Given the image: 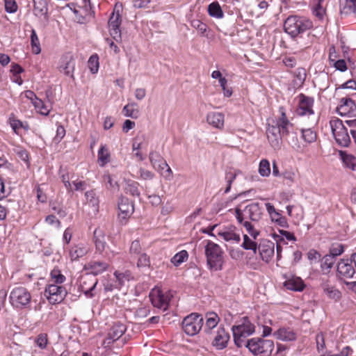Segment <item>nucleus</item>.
<instances>
[{
  "mask_svg": "<svg viewBox=\"0 0 356 356\" xmlns=\"http://www.w3.org/2000/svg\"><path fill=\"white\" fill-rule=\"evenodd\" d=\"M149 161L155 170L161 171L166 168V172L168 175L165 176L168 177L172 175L171 168L158 152L152 151L149 153Z\"/></svg>",
  "mask_w": 356,
  "mask_h": 356,
  "instance_id": "412c9836",
  "label": "nucleus"
},
{
  "mask_svg": "<svg viewBox=\"0 0 356 356\" xmlns=\"http://www.w3.org/2000/svg\"><path fill=\"white\" fill-rule=\"evenodd\" d=\"M317 137L316 131L312 128L301 129V138L306 143L311 144L316 142Z\"/></svg>",
  "mask_w": 356,
  "mask_h": 356,
  "instance_id": "4c0bfd02",
  "label": "nucleus"
},
{
  "mask_svg": "<svg viewBox=\"0 0 356 356\" xmlns=\"http://www.w3.org/2000/svg\"><path fill=\"white\" fill-rule=\"evenodd\" d=\"M245 346L255 355H263L264 356H270L274 349L275 345L272 340L252 338L248 340Z\"/></svg>",
  "mask_w": 356,
  "mask_h": 356,
  "instance_id": "39448f33",
  "label": "nucleus"
},
{
  "mask_svg": "<svg viewBox=\"0 0 356 356\" xmlns=\"http://www.w3.org/2000/svg\"><path fill=\"white\" fill-rule=\"evenodd\" d=\"M31 45L32 52L35 54H39L41 52V47L39 38L34 29L31 30Z\"/></svg>",
  "mask_w": 356,
  "mask_h": 356,
  "instance_id": "de8ad7c7",
  "label": "nucleus"
},
{
  "mask_svg": "<svg viewBox=\"0 0 356 356\" xmlns=\"http://www.w3.org/2000/svg\"><path fill=\"white\" fill-rule=\"evenodd\" d=\"M10 124L15 134H18L20 129L28 130L29 128L26 122L24 123L21 120L15 118H10Z\"/></svg>",
  "mask_w": 356,
  "mask_h": 356,
  "instance_id": "864d4df0",
  "label": "nucleus"
},
{
  "mask_svg": "<svg viewBox=\"0 0 356 356\" xmlns=\"http://www.w3.org/2000/svg\"><path fill=\"white\" fill-rule=\"evenodd\" d=\"M98 281L97 279L90 275H82L80 278V290L86 294L87 297H92V291L95 288Z\"/></svg>",
  "mask_w": 356,
  "mask_h": 356,
  "instance_id": "5701e85b",
  "label": "nucleus"
},
{
  "mask_svg": "<svg viewBox=\"0 0 356 356\" xmlns=\"http://www.w3.org/2000/svg\"><path fill=\"white\" fill-rule=\"evenodd\" d=\"M67 6L73 11L75 15V20L80 24L86 23L89 18L93 16V12H92V8H89L88 6L83 7L82 6H79V9L76 8L74 3H69Z\"/></svg>",
  "mask_w": 356,
  "mask_h": 356,
  "instance_id": "6ab92c4d",
  "label": "nucleus"
},
{
  "mask_svg": "<svg viewBox=\"0 0 356 356\" xmlns=\"http://www.w3.org/2000/svg\"><path fill=\"white\" fill-rule=\"evenodd\" d=\"M312 14L319 20L323 19L326 14L325 0H312Z\"/></svg>",
  "mask_w": 356,
  "mask_h": 356,
  "instance_id": "c85d7f7f",
  "label": "nucleus"
},
{
  "mask_svg": "<svg viewBox=\"0 0 356 356\" xmlns=\"http://www.w3.org/2000/svg\"><path fill=\"white\" fill-rule=\"evenodd\" d=\"M111 161V153L106 145H101L97 152V163L101 167L105 166Z\"/></svg>",
  "mask_w": 356,
  "mask_h": 356,
  "instance_id": "2f4dec72",
  "label": "nucleus"
},
{
  "mask_svg": "<svg viewBox=\"0 0 356 356\" xmlns=\"http://www.w3.org/2000/svg\"><path fill=\"white\" fill-rule=\"evenodd\" d=\"M58 175L66 190L68 192H72L73 189L72 188V184L70 181V174L67 168H64L61 166L58 170Z\"/></svg>",
  "mask_w": 356,
  "mask_h": 356,
  "instance_id": "37998d69",
  "label": "nucleus"
},
{
  "mask_svg": "<svg viewBox=\"0 0 356 356\" xmlns=\"http://www.w3.org/2000/svg\"><path fill=\"white\" fill-rule=\"evenodd\" d=\"M44 294L50 304L56 305L64 300L67 291L66 288L62 285L48 284L45 287Z\"/></svg>",
  "mask_w": 356,
  "mask_h": 356,
  "instance_id": "f8f14e48",
  "label": "nucleus"
},
{
  "mask_svg": "<svg viewBox=\"0 0 356 356\" xmlns=\"http://www.w3.org/2000/svg\"><path fill=\"white\" fill-rule=\"evenodd\" d=\"M58 70L60 73L74 79L75 59L71 52H67L61 56Z\"/></svg>",
  "mask_w": 356,
  "mask_h": 356,
  "instance_id": "4468645a",
  "label": "nucleus"
},
{
  "mask_svg": "<svg viewBox=\"0 0 356 356\" xmlns=\"http://www.w3.org/2000/svg\"><path fill=\"white\" fill-rule=\"evenodd\" d=\"M232 331L236 346L242 347L246 343V338L254 332L255 326L247 316H245L237 325L232 327Z\"/></svg>",
  "mask_w": 356,
  "mask_h": 356,
  "instance_id": "7ed1b4c3",
  "label": "nucleus"
},
{
  "mask_svg": "<svg viewBox=\"0 0 356 356\" xmlns=\"http://www.w3.org/2000/svg\"><path fill=\"white\" fill-rule=\"evenodd\" d=\"M126 330L125 325L121 323H116L112 326L108 334L111 337L114 338L117 341L124 334Z\"/></svg>",
  "mask_w": 356,
  "mask_h": 356,
  "instance_id": "58836bf2",
  "label": "nucleus"
},
{
  "mask_svg": "<svg viewBox=\"0 0 356 356\" xmlns=\"http://www.w3.org/2000/svg\"><path fill=\"white\" fill-rule=\"evenodd\" d=\"M191 25L197 29L201 35H204L207 30V25L200 19H193L191 22Z\"/></svg>",
  "mask_w": 356,
  "mask_h": 356,
  "instance_id": "13d9d810",
  "label": "nucleus"
},
{
  "mask_svg": "<svg viewBox=\"0 0 356 356\" xmlns=\"http://www.w3.org/2000/svg\"><path fill=\"white\" fill-rule=\"evenodd\" d=\"M217 234L226 241H234L238 243L241 241L240 234L235 232L234 227L218 229L217 230Z\"/></svg>",
  "mask_w": 356,
  "mask_h": 356,
  "instance_id": "cd10ccee",
  "label": "nucleus"
},
{
  "mask_svg": "<svg viewBox=\"0 0 356 356\" xmlns=\"http://www.w3.org/2000/svg\"><path fill=\"white\" fill-rule=\"evenodd\" d=\"M344 251L343 245L341 243H333L330 248L328 255H332L335 259L337 257L341 255Z\"/></svg>",
  "mask_w": 356,
  "mask_h": 356,
  "instance_id": "4d7b16f0",
  "label": "nucleus"
},
{
  "mask_svg": "<svg viewBox=\"0 0 356 356\" xmlns=\"http://www.w3.org/2000/svg\"><path fill=\"white\" fill-rule=\"evenodd\" d=\"M44 221L49 225L55 226L57 228H60L61 226V222L53 214L47 216Z\"/></svg>",
  "mask_w": 356,
  "mask_h": 356,
  "instance_id": "e2e57ef3",
  "label": "nucleus"
},
{
  "mask_svg": "<svg viewBox=\"0 0 356 356\" xmlns=\"http://www.w3.org/2000/svg\"><path fill=\"white\" fill-rule=\"evenodd\" d=\"M66 280V277L61 273L58 268H54L50 273V280L51 284L61 285Z\"/></svg>",
  "mask_w": 356,
  "mask_h": 356,
  "instance_id": "79ce46f5",
  "label": "nucleus"
},
{
  "mask_svg": "<svg viewBox=\"0 0 356 356\" xmlns=\"http://www.w3.org/2000/svg\"><path fill=\"white\" fill-rule=\"evenodd\" d=\"M339 155L346 168L352 171L356 170V157L355 156L343 151L339 152Z\"/></svg>",
  "mask_w": 356,
  "mask_h": 356,
  "instance_id": "f704fd0d",
  "label": "nucleus"
},
{
  "mask_svg": "<svg viewBox=\"0 0 356 356\" xmlns=\"http://www.w3.org/2000/svg\"><path fill=\"white\" fill-rule=\"evenodd\" d=\"M31 298V294L26 288L16 286L10 291L9 301L13 307L22 309L30 307Z\"/></svg>",
  "mask_w": 356,
  "mask_h": 356,
  "instance_id": "20e7f679",
  "label": "nucleus"
},
{
  "mask_svg": "<svg viewBox=\"0 0 356 356\" xmlns=\"http://www.w3.org/2000/svg\"><path fill=\"white\" fill-rule=\"evenodd\" d=\"M280 116L276 118L275 125L280 130L283 137L289 135L291 131L293 129V124L289 120L286 109L284 106L279 108Z\"/></svg>",
  "mask_w": 356,
  "mask_h": 356,
  "instance_id": "dca6fc26",
  "label": "nucleus"
},
{
  "mask_svg": "<svg viewBox=\"0 0 356 356\" xmlns=\"http://www.w3.org/2000/svg\"><path fill=\"white\" fill-rule=\"evenodd\" d=\"M88 248L85 246L76 245L72 248L70 252V256L72 260H77L83 257L88 253Z\"/></svg>",
  "mask_w": 356,
  "mask_h": 356,
  "instance_id": "c03bdc74",
  "label": "nucleus"
},
{
  "mask_svg": "<svg viewBox=\"0 0 356 356\" xmlns=\"http://www.w3.org/2000/svg\"><path fill=\"white\" fill-rule=\"evenodd\" d=\"M335 260L336 259H334V257L332 255H325L323 257L321 264V269L322 272L325 274L329 273L335 263Z\"/></svg>",
  "mask_w": 356,
  "mask_h": 356,
  "instance_id": "a19ab883",
  "label": "nucleus"
},
{
  "mask_svg": "<svg viewBox=\"0 0 356 356\" xmlns=\"http://www.w3.org/2000/svg\"><path fill=\"white\" fill-rule=\"evenodd\" d=\"M208 13L211 17L217 19L222 18L224 16L223 11L217 1L212 2L209 5Z\"/></svg>",
  "mask_w": 356,
  "mask_h": 356,
  "instance_id": "ea45409f",
  "label": "nucleus"
},
{
  "mask_svg": "<svg viewBox=\"0 0 356 356\" xmlns=\"http://www.w3.org/2000/svg\"><path fill=\"white\" fill-rule=\"evenodd\" d=\"M319 289L321 291L322 296L330 300L336 302L341 298V292L337 288V282L334 278L330 277H321Z\"/></svg>",
  "mask_w": 356,
  "mask_h": 356,
  "instance_id": "423d86ee",
  "label": "nucleus"
},
{
  "mask_svg": "<svg viewBox=\"0 0 356 356\" xmlns=\"http://www.w3.org/2000/svg\"><path fill=\"white\" fill-rule=\"evenodd\" d=\"M308 260L312 264L317 262L321 257V254L316 250L311 249L307 253Z\"/></svg>",
  "mask_w": 356,
  "mask_h": 356,
  "instance_id": "69168bd1",
  "label": "nucleus"
},
{
  "mask_svg": "<svg viewBox=\"0 0 356 356\" xmlns=\"http://www.w3.org/2000/svg\"><path fill=\"white\" fill-rule=\"evenodd\" d=\"M150 266V259L146 253L139 254L137 261V267L146 268Z\"/></svg>",
  "mask_w": 356,
  "mask_h": 356,
  "instance_id": "bf43d9fd",
  "label": "nucleus"
},
{
  "mask_svg": "<svg viewBox=\"0 0 356 356\" xmlns=\"http://www.w3.org/2000/svg\"><path fill=\"white\" fill-rule=\"evenodd\" d=\"M273 336L276 339L289 342L297 339L298 333L293 327L282 326L273 333Z\"/></svg>",
  "mask_w": 356,
  "mask_h": 356,
  "instance_id": "4be33fe9",
  "label": "nucleus"
},
{
  "mask_svg": "<svg viewBox=\"0 0 356 356\" xmlns=\"http://www.w3.org/2000/svg\"><path fill=\"white\" fill-rule=\"evenodd\" d=\"M35 343L42 350L47 348L49 343L48 335L47 333H40L35 339Z\"/></svg>",
  "mask_w": 356,
  "mask_h": 356,
  "instance_id": "6e6d98bb",
  "label": "nucleus"
},
{
  "mask_svg": "<svg viewBox=\"0 0 356 356\" xmlns=\"http://www.w3.org/2000/svg\"><path fill=\"white\" fill-rule=\"evenodd\" d=\"M122 113L126 117L137 118L139 113L137 104L133 102L125 105L122 109Z\"/></svg>",
  "mask_w": 356,
  "mask_h": 356,
  "instance_id": "a18cd8bd",
  "label": "nucleus"
},
{
  "mask_svg": "<svg viewBox=\"0 0 356 356\" xmlns=\"http://www.w3.org/2000/svg\"><path fill=\"white\" fill-rule=\"evenodd\" d=\"M188 257V254L186 250H181L177 252L174 257L171 259V262L175 266H178L183 262L187 260Z\"/></svg>",
  "mask_w": 356,
  "mask_h": 356,
  "instance_id": "603ef678",
  "label": "nucleus"
},
{
  "mask_svg": "<svg viewBox=\"0 0 356 356\" xmlns=\"http://www.w3.org/2000/svg\"><path fill=\"white\" fill-rule=\"evenodd\" d=\"M340 72H345L348 70L347 63L343 59H338L330 65Z\"/></svg>",
  "mask_w": 356,
  "mask_h": 356,
  "instance_id": "680f3d73",
  "label": "nucleus"
},
{
  "mask_svg": "<svg viewBox=\"0 0 356 356\" xmlns=\"http://www.w3.org/2000/svg\"><path fill=\"white\" fill-rule=\"evenodd\" d=\"M314 26L313 22L307 17L290 15L284 21V31L292 38H296Z\"/></svg>",
  "mask_w": 356,
  "mask_h": 356,
  "instance_id": "f257e3e1",
  "label": "nucleus"
},
{
  "mask_svg": "<svg viewBox=\"0 0 356 356\" xmlns=\"http://www.w3.org/2000/svg\"><path fill=\"white\" fill-rule=\"evenodd\" d=\"M109 266V264L106 261L91 260L84 265L83 269L88 274L96 276L108 270Z\"/></svg>",
  "mask_w": 356,
  "mask_h": 356,
  "instance_id": "aec40b11",
  "label": "nucleus"
},
{
  "mask_svg": "<svg viewBox=\"0 0 356 356\" xmlns=\"http://www.w3.org/2000/svg\"><path fill=\"white\" fill-rule=\"evenodd\" d=\"M5 10L7 13H14L17 10V5L15 0H4Z\"/></svg>",
  "mask_w": 356,
  "mask_h": 356,
  "instance_id": "0e129e2a",
  "label": "nucleus"
},
{
  "mask_svg": "<svg viewBox=\"0 0 356 356\" xmlns=\"http://www.w3.org/2000/svg\"><path fill=\"white\" fill-rule=\"evenodd\" d=\"M296 99L297 101L296 113L298 116H310L314 114L313 97L300 93L296 96Z\"/></svg>",
  "mask_w": 356,
  "mask_h": 356,
  "instance_id": "9b49d317",
  "label": "nucleus"
},
{
  "mask_svg": "<svg viewBox=\"0 0 356 356\" xmlns=\"http://www.w3.org/2000/svg\"><path fill=\"white\" fill-rule=\"evenodd\" d=\"M230 339V335L225 330L224 327H218L212 341V346L217 350H222L225 348Z\"/></svg>",
  "mask_w": 356,
  "mask_h": 356,
  "instance_id": "a211bd4d",
  "label": "nucleus"
},
{
  "mask_svg": "<svg viewBox=\"0 0 356 356\" xmlns=\"http://www.w3.org/2000/svg\"><path fill=\"white\" fill-rule=\"evenodd\" d=\"M258 250L262 260L268 262L274 255V243L270 241H264L259 244Z\"/></svg>",
  "mask_w": 356,
  "mask_h": 356,
  "instance_id": "393cba45",
  "label": "nucleus"
},
{
  "mask_svg": "<svg viewBox=\"0 0 356 356\" xmlns=\"http://www.w3.org/2000/svg\"><path fill=\"white\" fill-rule=\"evenodd\" d=\"M341 13L346 15L356 13V0H345V4L341 8Z\"/></svg>",
  "mask_w": 356,
  "mask_h": 356,
  "instance_id": "09e8293b",
  "label": "nucleus"
},
{
  "mask_svg": "<svg viewBox=\"0 0 356 356\" xmlns=\"http://www.w3.org/2000/svg\"><path fill=\"white\" fill-rule=\"evenodd\" d=\"M330 125L337 143L341 147H348L350 143V138L342 120L337 118H332L330 121Z\"/></svg>",
  "mask_w": 356,
  "mask_h": 356,
  "instance_id": "0eeeda50",
  "label": "nucleus"
},
{
  "mask_svg": "<svg viewBox=\"0 0 356 356\" xmlns=\"http://www.w3.org/2000/svg\"><path fill=\"white\" fill-rule=\"evenodd\" d=\"M142 251V247L138 240L134 241L130 246L129 252L130 254H140Z\"/></svg>",
  "mask_w": 356,
  "mask_h": 356,
  "instance_id": "338daca9",
  "label": "nucleus"
},
{
  "mask_svg": "<svg viewBox=\"0 0 356 356\" xmlns=\"http://www.w3.org/2000/svg\"><path fill=\"white\" fill-rule=\"evenodd\" d=\"M203 323L204 319L201 315L191 314L184 318L182 328L186 334L194 336L201 330Z\"/></svg>",
  "mask_w": 356,
  "mask_h": 356,
  "instance_id": "9d476101",
  "label": "nucleus"
},
{
  "mask_svg": "<svg viewBox=\"0 0 356 356\" xmlns=\"http://www.w3.org/2000/svg\"><path fill=\"white\" fill-rule=\"evenodd\" d=\"M118 218L122 224H125L134 211V203L128 198L122 197L118 202Z\"/></svg>",
  "mask_w": 356,
  "mask_h": 356,
  "instance_id": "2eb2a0df",
  "label": "nucleus"
},
{
  "mask_svg": "<svg viewBox=\"0 0 356 356\" xmlns=\"http://www.w3.org/2000/svg\"><path fill=\"white\" fill-rule=\"evenodd\" d=\"M243 227L246 229L248 234H250L254 239L258 236L259 232L257 231L253 225L249 222L248 221H245L243 222Z\"/></svg>",
  "mask_w": 356,
  "mask_h": 356,
  "instance_id": "774afa93",
  "label": "nucleus"
},
{
  "mask_svg": "<svg viewBox=\"0 0 356 356\" xmlns=\"http://www.w3.org/2000/svg\"><path fill=\"white\" fill-rule=\"evenodd\" d=\"M86 204L94 208L95 211H97L99 208V197L95 192V190L92 189L85 193Z\"/></svg>",
  "mask_w": 356,
  "mask_h": 356,
  "instance_id": "e433bc0d",
  "label": "nucleus"
},
{
  "mask_svg": "<svg viewBox=\"0 0 356 356\" xmlns=\"http://www.w3.org/2000/svg\"><path fill=\"white\" fill-rule=\"evenodd\" d=\"M241 246L245 250H252L254 252V253L257 252V243L254 241L250 238L249 236L246 234H245L243 236V242Z\"/></svg>",
  "mask_w": 356,
  "mask_h": 356,
  "instance_id": "5fc2aeb1",
  "label": "nucleus"
},
{
  "mask_svg": "<svg viewBox=\"0 0 356 356\" xmlns=\"http://www.w3.org/2000/svg\"><path fill=\"white\" fill-rule=\"evenodd\" d=\"M93 242L95 245L96 252L99 254H103V253L105 252L104 256L108 259L115 255L113 251L106 250L108 246L106 241V234L102 229L98 227L95 229L93 233Z\"/></svg>",
  "mask_w": 356,
  "mask_h": 356,
  "instance_id": "ddd939ff",
  "label": "nucleus"
},
{
  "mask_svg": "<svg viewBox=\"0 0 356 356\" xmlns=\"http://www.w3.org/2000/svg\"><path fill=\"white\" fill-rule=\"evenodd\" d=\"M220 322V317L215 312H209L206 314V323L204 331L210 333L212 329L216 327Z\"/></svg>",
  "mask_w": 356,
  "mask_h": 356,
  "instance_id": "72a5a7b5",
  "label": "nucleus"
},
{
  "mask_svg": "<svg viewBox=\"0 0 356 356\" xmlns=\"http://www.w3.org/2000/svg\"><path fill=\"white\" fill-rule=\"evenodd\" d=\"M205 256L210 270L219 271L222 269L225 264L224 252L218 244L211 241H207Z\"/></svg>",
  "mask_w": 356,
  "mask_h": 356,
  "instance_id": "f03ea898",
  "label": "nucleus"
},
{
  "mask_svg": "<svg viewBox=\"0 0 356 356\" xmlns=\"http://www.w3.org/2000/svg\"><path fill=\"white\" fill-rule=\"evenodd\" d=\"M258 171L262 177H268L270 175V166L268 160L264 159L260 161Z\"/></svg>",
  "mask_w": 356,
  "mask_h": 356,
  "instance_id": "3c124183",
  "label": "nucleus"
},
{
  "mask_svg": "<svg viewBox=\"0 0 356 356\" xmlns=\"http://www.w3.org/2000/svg\"><path fill=\"white\" fill-rule=\"evenodd\" d=\"M244 211L245 218L252 221H259L261 218L262 209L258 202L247 205L244 209Z\"/></svg>",
  "mask_w": 356,
  "mask_h": 356,
  "instance_id": "a878e982",
  "label": "nucleus"
},
{
  "mask_svg": "<svg viewBox=\"0 0 356 356\" xmlns=\"http://www.w3.org/2000/svg\"><path fill=\"white\" fill-rule=\"evenodd\" d=\"M337 111L341 116L356 117V104L352 99L343 97L337 107Z\"/></svg>",
  "mask_w": 356,
  "mask_h": 356,
  "instance_id": "f3484780",
  "label": "nucleus"
},
{
  "mask_svg": "<svg viewBox=\"0 0 356 356\" xmlns=\"http://www.w3.org/2000/svg\"><path fill=\"white\" fill-rule=\"evenodd\" d=\"M65 136V129L61 124H58L56 128V134L54 138V142L59 143Z\"/></svg>",
  "mask_w": 356,
  "mask_h": 356,
  "instance_id": "052dcab7",
  "label": "nucleus"
},
{
  "mask_svg": "<svg viewBox=\"0 0 356 356\" xmlns=\"http://www.w3.org/2000/svg\"><path fill=\"white\" fill-rule=\"evenodd\" d=\"M33 1L35 15L39 17H46L48 12L47 0H33Z\"/></svg>",
  "mask_w": 356,
  "mask_h": 356,
  "instance_id": "473e14b6",
  "label": "nucleus"
},
{
  "mask_svg": "<svg viewBox=\"0 0 356 356\" xmlns=\"http://www.w3.org/2000/svg\"><path fill=\"white\" fill-rule=\"evenodd\" d=\"M172 296L170 291L164 292L159 287L152 289L149 293V298L152 305L163 312L168 309Z\"/></svg>",
  "mask_w": 356,
  "mask_h": 356,
  "instance_id": "1a4fd4ad",
  "label": "nucleus"
},
{
  "mask_svg": "<svg viewBox=\"0 0 356 356\" xmlns=\"http://www.w3.org/2000/svg\"><path fill=\"white\" fill-rule=\"evenodd\" d=\"M88 67L92 74H96L99 67V56L97 54H92L88 59Z\"/></svg>",
  "mask_w": 356,
  "mask_h": 356,
  "instance_id": "8fccbe9b",
  "label": "nucleus"
},
{
  "mask_svg": "<svg viewBox=\"0 0 356 356\" xmlns=\"http://www.w3.org/2000/svg\"><path fill=\"white\" fill-rule=\"evenodd\" d=\"M351 259H341L337 264V272L343 279H349L353 277L355 273V267H353Z\"/></svg>",
  "mask_w": 356,
  "mask_h": 356,
  "instance_id": "b1692460",
  "label": "nucleus"
},
{
  "mask_svg": "<svg viewBox=\"0 0 356 356\" xmlns=\"http://www.w3.org/2000/svg\"><path fill=\"white\" fill-rule=\"evenodd\" d=\"M284 286L288 290L302 291L305 285L300 277H292L284 282Z\"/></svg>",
  "mask_w": 356,
  "mask_h": 356,
  "instance_id": "7c9ffc66",
  "label": "nucleus"
},
{
  "mask_svg": "<svg viewBox=\"0 0 356 356\" xmlns=\"http://www.w3.org/2000/svg\"><path fill=\"white\" fill-rule=\"evenodd\" d=\"M122 10L123 7L122 3H115L108 22L110 35L116 41L121 40V30L120 27L122 22L121 17Z\"/></svg>",
  "mask_w": 356,
  "mask_h": 356,
  "instance_id": "6e6552de",
  "label": "nucleus"
},
{
  "mask_svg": "<svg viewBox=\"0 0 356 356\" xmlns=\"http://www.w3.org/2000/svg\"><path fill=\"white\" fill-rule=\"evenodd\" d=\"M114 276L116 279V288L121 287L126 281H129L133 279L132 274L129 270H125L124 272L116 270L114 273Z\"/></svg>",
  "mask_w": 356,
  "mask_h": 356,
  "instance_id": "c9c22d12",
  "label": "nucleus"
},
{
  "mask_svg": "<svg viewBox=\"0 0 356 356\" xmlns=\"http://www.w3.org/2000/svg\"><path fill=\"white\" fill-rule=\"evenodd\" d=\"M207 120L215 128L222 129L224 127L225 116L222 113L210 112L207 116Z\"/></svg>",
  "mask_w": 356,
  "mask_h": 356,
  "instance_id": "c756f323",
  "label": "nucleus"
},
{
  "mask_svg": "<svg viewBox=\"0 0 356 356\" xmlns=\"http://www.w3.org/2000/svg\"><path fill=\"white\" fill-rule=\"evenodd\" d=\"M267 138L273 147H277L280 146L282 134L277 127L275 125H269L266 129Z\"/></svg>",
  "mask_w": 356,
  "mask_h": 356,
  "instance_id": "bb28decb",
  "label": "nucleus"
},
{
  "mask_svg": "<svg viewBox=\"0 0 356 356\" xmlns=\"http://www.w3.org/2000/svg\"><path fill=\"white\" fill-rule=\"evenodd\" d=\"M33 105L34 106L35 110L43 115H48L51 111L50 105L44 103V102L39 98L33 102Z\"/></svg>",
  "mask_w": 356,
  "mask_h": 356,
  "instance_id": "49530a36",
  "label": "nucleus"
}]
</instances>
